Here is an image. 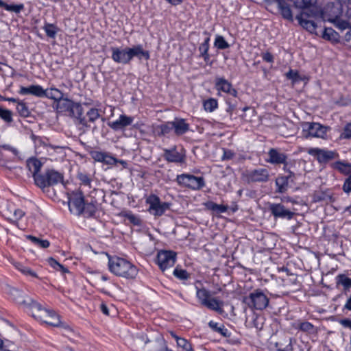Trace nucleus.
<instances>
[{
    "label": "nucleus",
    "mask_w": 351,
    "mask_h": 351,
    "mask_svg": "<svg viewBox=\"0 0 351 351\" xmlns=\"http://www.w3.org/2000/svg\"><path fill=\"white\" fill-rule=\"evenodd\" d=\"M108 267L114 275L126 278H134L138 274V269L134 265L118 256L109 257Z\"/></svg>",
    "instance_id": "f257e3e1"
},
{
    "label": "nucleus",
    "mask_w": 351,
    "mask_h": 351,
    "mask_svg": "<svg viewBox=\"0 0 351 351\" xmlns=\"http://www.w3.org/2000/svg\"><path fill=\"white\" fill-rule=\"evenodd\" d=\"M302 128L306 138L313 137L322 139H327L328 133L331 130L330 127L317 122H303Z\"/></svg>",
    "instance_id": "f03ea898"
},
{
    "label": "nucleus",
    "mask_w": 351,
    "mask_h": 351,
    "mask_svg": "<svg viewBox=\"0 0 351 351\" xmlns=\"http://www.w3.org/2000/svg\"><path fill=\"white\" fill-rule=\"evenodd\" d=\"M53 107L58 114L70 117L71 116H80L81 114V104L68 98L62 97L60 100L54 103Z\"/></svg>",
    "instance_id": "7ed1b4c3"
},
{
    "label": "nucleus",
    "mask_w": 351,
    "mask_h": 351,
    "mask_svg": "<svg viewBox=\"0 0 351 351\" xmlns=\"http://www.w3.org/2000/svg\"><path fill=\"white\" fill-rule=\"evenodd\" d=\"M64 176L62 173L53 170L47 169L41 176L36 179V185L43 191L45 189L63 182Z\"/></svg>",
    "instance_id": "20e7f679"
},
{
    "label": "nucleus",
    "mask_w": 351,
    "mask_h": 351,
    "mask_svg": "<svg viewBox=\"0 0 351 351\" xmlns=\"http://www.w3.org/2000/svg\"><path fill=\"white\" fill-rule=\"evenodd\" d=\"M176 180L179 186L194 191L200 190L205 186L203 177H197L189 173L178 175Z\"/></svg>",
    "instance_id": "39448f33"
},
{
    "label": "nucleus",
    "mask_w": 351,
    "mask_h": 351,
    "mask_svg": "<svg viewBox=\"0 0 351 351\" xmlns=\"http://www.w3.org/2000/svg\"><path fill=\"white\" fill-rule=\"evenodd\" d=\"M243 301L250 308L256 310L265 309L269 304V298L260 289L250 293L248 297L244 298Z\"/></svg>",
    "instance_id": "423d86ee"
},
{
    "label": "nucleus",
    "mask_w": 351,
    "mask_h": 351,
    "mask_svg": "<svg viewBox=\"0 0 351 351\" xmlns=\"http://www.w3.org/2000/svg\"><path fill=\"white\" fill-rule=\"evenodd\" d=\"M146 202L149 205V212L155 217L162 216L171 206L168 202H161L160 198L154 194L150 195L147 198Z\"/></svg>",
    "instance_id": "0eeeda50"
},
{
    "label": "nucleus",
    "mask_w": 351,
    "mask_h": 351,
    "mask_svg": "<svg viewBox=\"0 0 351 351\" xmlns=\"http://www.w3.org/2000/svg\"><path fill=\"white\" fill-rule=\"evenodd\" d=\"M11 293L13 295L14 300L16 301V302L25 305L29 309L32 313V315L36 319H38V315H39V311L36 307H35L36 305L39 306L41 309H46L45 308H43L40 304L31 298H27V300H25L22 295V293L18 289L12 290Z\"/></svg>",
    "instance_id": "6e6552de"
},
{
    "label": "nucleus",
    "mask_w": 351,
    "mask_h": 351,
    "mask_svg": "<svg viewBox=\"0 0 351 351\" xmlns=\"http://www.w3.org/2000/svg\"><path fill=\"white\" fill-rule=\"evenodd\" d=\"M176 261V253L173 251L162 250L158 252L156 263L162 271L173 267Z\"/></svg>",
    "instance_id": "1a4fd4ad"
},
{
    "label": "nucleus",
    "mask_w": 351,
    "mask_h": 351,
    "mask_svg": "<svg viewBox=\"0 0 351 351\" xmlns=\"http://www.w3.org/2000/svg\"><path fill=\"white\" fill-rule=\"evenodd\" d=\"M90 155L91 158L96 162H99L110 165L119 163L124 168L128 167V163L126 161L117 159L107 152L93 150L90 152Z\"/></svg>",
    "instance_id": "9d476101"
},
{
    "label": "nucleus",
    "mask_w": 351,
    "mask_h": 351,
    "mask_svg": "<svg viewBox=\"0 0 351 351\" xmlns=\"http://www.w3.org/2000/svg\"><path fill=\"white\" fill-rule=\"evenodd\" d=\"M318 14L317 8H310L306 11H303L300 14L296 16V19L298 21L299 24L310 33H314L317 28V25L313 21L306 20L303 18V16L307 17L316 16Z\"/></svg>",
    "instance_id": "9b49d317"
},
{
    "label": "nucleus",
    "mask_w": 351,
    "mask_h": 351,
    "mask_svg": "<svg viewBox=\"0 0 351 351\" xmlns=\"http://www.w3.org/2000/svg\"><path fill=\"white\" fill-rule=\"evenodd\" d=\"M163 157L169 162L182 164L186 160V152L182 148L179 151L174 146L170 149H165Z\"/></svg>",
    "instance_id": "f8f14e48"
},
{
    "label": "nucleus",
    "mask_w": 351,
    "mask_h": 351,
    "mask_svg": "<svg viewBox=\"0 0 351 351\" xmlns=\"http://www.w3.org/2000/svg\"><path fill=\"white\" fill-rule=\"evenodd\" d=\"M39 311L38 320L51 326H59L61 324L59 316L53 311L48 309H41L38 305L36 306Z\"/></svg>",
    "instance_id": "ddd939ff"
},
{
    "label": "nucleus",
    "mask_w": 351,
    "mask_h": 351,
    "mask_svg": "<svg viewBox=\"0 0 351 351\" xmlns=\"http://www.w3.org/2000/svg\"><path fill=\"white\" fill-rule=\"evenodd\" d=\"M269 210L274 218L286 219L290 220L293 219L295 213L285 208L281 203H271L269 205Z\"/></svg>",
    "instance_id": "4468645a"
},
{
    "label": "nucleus",
    "mask_w": 351,
    "mask_h": 351,
    "mask_svg": "<svg viewBox=\"0 0 351 351\" xmlns=\"http://www.w3.org/2000/svg\"><path fill=\"white\" fill-rule=\"evenodd\" d=\"M84 195L82 192L73 193L69 197V209L76 215H81L84 210Z\"/></svg>",
    "instance_id": "2eb2a0df"
},
{
    "label": "nucleus",
    "mask_w": 351,
    "mask_h": 351,
    "mask_svg": "<svg viewBox=\"0 0 351 351\" xmlns=\"http://www.w3.org/2000/svg\"><path fill=\"white\" fill-rule=\"evenodd\" d=\"M269 177V171L265 168H258L249 171L246 173V178L249 182H266Z\"/></svg>",
    "instance_id": "dca6fc26"
},
{
    "label": "nucleus",
    "mask_w": 351,
    "mask_h": 351,
    "mask_svg": "<svg viewBox=\"0 0 351 351\" xmlns=\"http://www.w3.org/2000/svg\"><path fill=\"white\" fill-rule=\"evenodd\" d=\"M308 153L316 157L319 163H326L335 158L336 154L332 151L320 148H311Z\"/></svg>",
    "instance_id": "f3484780"
},
{
    "label": "nucleus",
    "mask_w": 351,
    "mask_h": 351,
    "mask_svg": "<svg viewBox=\"0 0 351 351\" xmlns=\"http://www.w3.org/2000/svg\"><path fill=\"white\" fill-rule=\"evenodd\" d=\"M111 58L116 63L128 64L130 62L128 47H111Z\"/></svg>",
    "instance_id": "a211bd4d"
},
{
    "label": "nucleus",
    "mask_w": 351,
    "mask_h": 351,
    "mask_svg": "<svg viewBox=\"0 0 351 351\" xmlns=\"http://www.w3.org/2000/svg\"><path fill=\"white\" fill-rule=\"evenodd\" d=\"M215 86L217 91L228 93L234 97H237V90L232 87V84L223 77H216Z\"/></svg>",
    "instance_id": "6ab92c4d"
},
{
    "label": "nucleus",
    "mask_w": 351,
    "mask_h": 351,
    "mask_svg": "<svg viewBox=\"0 0 351 351\" xmlns=\"http://www.w3.org/2000/svg\"><path fill=\"white\" fill-rule=\"evenodd\" d=\"M134 121V117L122 114L114 121L109 122L108 126L114 131L122 130L130 125Z\"/></svg>",
    "instance_id": "aec40b11"
},
{
    "label": "nucleus",
    "mask_w": 351,
    "mask_h": 351,
    "mask_svg": "<svg viewBox=\"0 0 351 351\" xmlns=\"http://www.w3.org/2000/svg\"><path fill=\"white\" fill-rule=\"evenodd\" d=\"M285 343L287 344L285 345L282 342L276 343L277 351H304L303 345L298 343L295 339L289 338Z\"/></svg>",
    "instance_id": "412c9836"
},
{
    "label": "nucleus",
    "mask_w": 351,
    "mask_h": 351,
    "mask_svg": "<svg viewBox=\"0 0 351 351\" xmlns=\"http://www.w3.org/2000/svg\"><path fill=\"white\" fill-rule=\"evenodd\" d=\"M130 61L134 58H137L139 60L145 59L148 60L150 58L149 52L144 50L141 45H134L132 47H128Z\"/></svg>",
    "instance_id": "4be33fe9"
},
{
    "label": "nucleus",
    "mask_w": 351,
    "mask_h": 351,
    "mask_svg": "<svg viewBox=\"0 0 351 351\" xmlns=\"http://www.w3.org/2000/svg\"><path fill=\"white\" fill-rule=\"evenodd\" d=\"M172 123L173 125V133L176 136L183 135L190 129L189 124L182 118H175L174 120L172 121Z\"/></svg>",
    "instance_id": "5701e85b"
},
{
    "label": "nucleus",
    "mask_w": 351,
    "mask_h": 351,
    "mask_svg": "<svg viewBox=\"0 0 351 351\" xmlns=\"http://www.w3.org/2000/svg\"><path fill=\"white\" fill-rule=\"evenodd\" d=\"M19 93L21 95H32L38 97H44V89L40 85H31L28 87L21 86Z\"/></svg>",
    "instance_id": "b1692460"
},
{
    "label": "nucleus",
    "mask_w": 351,
    "mask_h": 351,
    "mask_svg": "<svg viewBox=\"0 0 351 351\" xmlns=\"http://www.w3.org/2000/svg\"><path fill=\"white\" fill-rule=\"evenodd\" d=\"M269 159L267 162L271 164H284L287 160V156L277 150L276 149H270L268 152Z\"/></svg>",
    "instance_id": "393cba45"
},
{
    "label": "nucleus",
    "mask_w": 351,
    "mask_h": 351,
    "mask_svg": "<svg viewBox=\"0 0 351 351\" xmlns=\"http://www.w3.org/2000/svg\"><path fill=\"white\" fill-rule=\"evenodd\" d=\"M27 167L29 171L32 173L34 183L36 184V179L38 176H41L43 174L39 173L40 171L42 163L40 160L36 158H32L27 160Z\"/></svg>",
    "instance_id": "a878e982"
},
{
    "label": "nucleus",
    "mask_w": 351,
    "mask_h": 351,
    "mask_svg": "<svg viewBox=\"0 0 351 351\" xmlns=\"http://www.w3.org/2000/svg\"><path fill=\"white\" fill-rule=\"evenodd\" d=\"M277 6L282 16L289 21H293V14L289 5L284 0H278Z\"/></svg>",
    "instance_id": "bb28decb"
},
{
    "label": "nucleus",
    "mask_w": 351,
    "mask_h": 351,
    "mask_svg": "<svg viewBox=\"0 0 351 351\" xmlns=\"http://www.w3.org/2000/svg\"><path fill=\"white\" fill-rule=\"evenodd\" d=\"M335 199L333 198L332 194L326 191H315L313 195V202H324L326 203L333 202Z\"/></svg>",
    "instance_id": "cd10ccee"
},
{
    "label": "nucleus",
    "mask_w": 351,
    "mask_h": 351,
    "mask_svg": "<svg viewBox=\"0 0 351 351\" xmlns=\"http://www.w3.org/2000/svg\"><path fill=\"white\" fill-rule=\"evenodd\" d=\"M149 341L147 335L143 332L137 334L133 339L132 346L135 351L143 348L144 346Z\"/></svg>",
    "instance_id": "c85d7f7f"
},
{
    "label": "nucleus",
    "mask_w": 351,
    "mask_h": 351,
    "mask_svg": "<svg viewBox=\"0 0 351 351\" xmlns=\"http://www.w3.org/2000/svg\"><path fill=\"white\" fill-rule=\"evenodd\" d=\"M172 121H168L155 128V131L158 136H167L173 132Z\"/></svg>",
    "instance_id": "c756f323"
},
{
    "label": "nucleus",
    "mask_w": 351,
    "mask_h": 351,
    "mask_svg": "<svg viewBox=\"0 0 351 351\" xmlns=\"http://www.w3.org/2000/svg\"><path fill=\"white\" fill-rule=\"evenodd\" d=\"M44 97L55 101L56 103L63 97L64 94L58 88H51L49 89L44 90Z\"/></svg>",
    "instance_id": "7c9ffc66"
},
{
    "label": "nucleus",
    "mask_w": 351,
    "mask_h": 351,
    "mask_svg": "<svg viewBox=\"0 0 351 351\" xmlns=\"http://www.w3.org/2000/svg\"><path fill=\"white\" fill-rule=\"evenodd\" d=\"M204 305L210 310L215 311L219 313L223 312L222 306L223 302L218 300L217 298L209 299L207 302Z\"/></svg>",
    "instance_id": "2f4dec72"
},
{
    "label": "nucleus",
    "mask_w": 351,
    "mask_h": 351,
    "mask_svg": "<svg viewBox=\"0 0 351 351\" xmlns=\"http://www.w3.org/2000/svg\"><path fill=\"white\" fill-rule=\"evenodd\" d=\"M209 42L210 38L207 36L204 41L199 45V51L200 52V56L203 58L206 62H208L210 60V56L208 54L209 49Z\"/></svg>",
    "instance_id": "473e14b6"
},
{
    "label": "nucleus",
    "mask_w": 351,
    "mask_h": 351,
    "mask_svg": "<svg viewBox=\"0 0 351 351\" xmlns=\"http://www.w3.org/2000/svg\"><path fill=\"white\" fill-rule=\"evenodd\" d=\"M0 8H3L8 12L19 14L24 9V5L23 3L8 4L2 0H0Z\"/></svg>",
    "instance_id": "72a5a7b5"
},
{
    "label": "nucleus",
    "mask_w": 351,
    "mask_h": 351,
    "mask_svg": "<svg viewBox=\"0 0 351 351\" xmlns=\"http://www.w3.org/2000/svg\"><path fill=\"white\" fill-rule=\"evenodd\" d=\"M332 167L343 174L351 173V164L348 162L337 161L332 164Z\"/></svg>",
    "instance_id": "f704fd0d"
},
{
    "label": "nucleus",
    "mask_w": 351,
    "mask_h": 351,
    "mask_svg": "<svg viewBox=\"0 0 351 351\" xmlns=\"http://www.w3.org/2000/svg\"><path fill=\"white\" fill-rule=\"evenodd\" d=\"M337 286L341 285L344 291H348L351 288V278L345 274H339L336 276Z\"/></svg>",
    "instance_id": "c9c22d12"
},
{
    "label": "nucleus",
    "mask_w": 351,
    "mask_h": 351,
    "mask_svg": "<svg viewBox=\"0 0 351 351\" xmlns=\"http://www.w3.org/2000/svg\"><path fill=\"white\" fill-rule=\"evenodd\" d=\"M276 192L283 193L288 189V178L282 176L276 180Z\"/></svg>",
    "instance_id": "e433bc0d"
},
{
    "label": "nucleus",
    "mask_w": 351,
    "mask_h": 351,
    "mask_svg": "<svg viewBox=\"0 0 351 351\" xmlns=\"http://www.w3.org/2000/svg\"><path fill=\"white\" fill-rule=\"evenodd\" d=\"M206 208L217 213H223L227 211L228 206L222 204H217L213 202H208L205 204Z\"/></svg>",
    "instance_id": "4c0bfd02"
},
{
    "label": "nucleus",
    "mask_w": 351,
    "mask_h": 351,
    "mask_svg": "<svg viewBox=\"0 0 351 351\" xmlns=\"http://www.w3.org/2000/svg\"><path fill=\"white\" fill-rule=\"evenodd\" d=\"M322 37L323 38L330 41H337L339 34L333 29L330 27H326L324 30Z\"/></svg>",
    "instance_id": "58836bf2"
},
{
    "label": "nucleus",
    "mask_w": 351,
    "mask_h": 351,
    "mask_svg": "<svg viewBox=\"0 0 351 351\" xmlns=\"http://www.w3.org/2000/svg\"><path fill=\"white\" fill-rule=\"evenodd\" d=\"M197 298L200 301L201 304L204 305L209 300L210 296V292L204 288L198 289L197 288L196 293Z\"/></svg>",
    "instance_id": "ea45409f"
},
{
    "label": "nucleus",
    "mask_w": 351,
    "mask_h": 351,
    "mask_svg": "<svg viewBox=\"0 0 351 351\" xmlns=\"http://www.w3.org/2000/svg\"><path fill=\"white\" fill-rule=\"evenodd\" d=\"M203 106L206 111L213 112L218 107V102L216 99L210 98L204 100L203 102Z\"/></svg>",
    "instance_id": "a19ab883"
},
{
    "label": "nucleus",
    "mask_w": 351,
    "mask_h": 351,
    "mask_svg": "<svg viewBox=\"0 0 351 351\" xmlns=\"http://www.w3.org/2000/svg\"><path fill=\"white\" fill-rule=\"evenodd\" d=\"M208 326L214 331L220 333L222 336H223L225 337L230 336L228 330L227 328H226L223 326H218L217 323L214 322L213 321L209 322Z\"/></svg>",
    "instance_id": "79ce46f5"
},
{
    "label": "nucleus",
    "mask_w": 351,
    "mask_h": 351,
    "mask_svg": "<svg viewBox=\"0 0 351 351\" xmlns=\"http://www.w3.org/2000/svg\"><path fill=\"white\" fill-rule=\"evenodd\" d=\"M26 238L41 248H47L50 245V243L48 240L40 239L32 235H27Z\"/></svg>",
    "instance_id": "37998d69"
},
{
    "label": "nucleus",
    "mask_w": 351,
    "mask_h": 351,
    "mask_svg": "<svg viewBox=\"0 0 351 351\" xmlns=\"http://www.w3.org/2000/svg\"><path fill=\"white\" fill-rule=\"evenodd\" d=\"M295 8L307 10L311 8V6L315 3L316 0H291Z\"/></svg>",
    "instance_id": "c03bdc74"
},
{
    "label": "nucleus",
    "mask_w": 351,
    "mask_h": 351,
    "mask_svg": "<svg viewBox=\"0 0 351 351\" xmlns=\"http://www.w3.org/2000/svg\"><path fill=\"white\" fill-rule=\"evenodd\" d=\"M97 211V206L95 204V202H91L88 204L84 203V210H83V214L86 217H93L95 215V213Z\"/></svg>",
    "instance_id": "a18cd8bd"
},
{
    "label": "nucleus",
    "mask_w": 351,
    "mask_h": 351,
    "mask_svg": "<svg viewBox=\"0 0 351 351\" xmlns=\"http://www.w3.org/2000/svg\"><path fill=\"white\" fill-rule=\"evenodd\" d=\"M25 213L21 209H15L13 215L8 217L7 219L14 225H17L18 221L24 216Z\"/></svg>",
    "instance_id": "49530a36"
},
{
    "label": "nucleus",
    "mask_w": 351,
    "mask_h": 351,
    "mask_svg": "<svg viewBox=\"0 0 351 351\" xmlns=\"http://www.w3.org/2000/svg\"><path fill=\"white\" fill-rule=\"evenodd\" d=\"M16 102L18 104L16 106V110L20 116L23 117H28L30 114V112L26 104L21 101L17 100Z\"/></svg>",
    "instance_id": "de8ad7c7"
},
{
    "label": "nucleus",
    "mask_w": 351,
    "mask_h": 351,
    "mask_svg": "<svg viewBox=\"0 0 351 351\" xmlns=\"http://www.w3.org/2000/svg\"><path fill=\"white\" fill-rule=\"evenodd\" d=\"M0 118L5 123H10L13 121L12 112L8 109H3L0 106Z\"/></svg>",
    "instance_id": "09e8293b"
},
{
    "label": "nucleus",
    "mask_w": 351,
    "mask_h": 351,
    "mask_svg": "<svg viewBox=\"0 0 351 351\" xmlns=\"http://www.w3.org/2000/svg\"><path fill=\"white\" fill-rule=\"evenodd\" d=\"M16 268L20 271L22 274L26 276H30L32 277L37 278L36 274L32 271L30 268L23 265L22 264L18 263L15 265Z\"/></svg>",
    "instance_id": "8fccbe9b"
},
{
    "label": "nucleus",
    "mask_w": 351,
    "mask_h": 351,
    "mask_svg": "<svg viewBox=\"0 0 351 351\" xmlns=\"http://www.w3.org/2000/svg\"><path fill=\"white\" fill-rule=\"evenodd\" d=\"M214 45L217 48L219 49H226L230 47L229 44L226 41L224 38L219 35L216 36Z\"/></svg>",
    "instance_id": "3c124183"
},
{
    "label": "nucleus",
    "mask_w": 351,
    "mask_h": 351,
    "mask_svg": "<svg viewBox=\"0 0 351 351\" xmlns=\"http://www.w3.org/2000/svg\"><path fill=\"white\" fill-rule=\"evenodd\" d=\"M173 275L180 280H187L190 278V274L186 270L178 267L174 269Z\"/></svg>",
    "instance_id": "603ef678"
},
{
    "label": "nucleus",
    "mask_w": 351,
    "mask_h": 351,
    "mask_svg": "<svg viewBox=\"0 0 351 351\" xmlns=\"http://www.w3.org/2000/svg\"><path fill=\"white\" fill-rule=\"evenodd\" d=\"M298 328L305 332L313 333L315 330L314 326L308 322H303L299 324Z\"/></svg>",
    "instance_id": "864d4df0"
},
{
    "label": "nucleus",
    "mask_w": 351,
    "mask_h": 351,
    "mask_svg": "<svg viewBox=\"0 0 351 351\" xmlns=\"http://www.w3.org/2000/svg\"><path fill=\"white\" fill-rule=\"evenodd\" d=\"M45 32L47 36L54 38L56 36V27L53 24L47 23L44 27Z\"/></svg>",
    "instance_id": "5fc2aeb1"
},
{
    "label": "nucleus",
    "mask_w": 351,
    "mask_h": 351,
    "mask_svg": "<svg viewBox=\"0 0 351 351\" xmlns=\"http://www.w3.org/2000/svg\"><path fill=\"white\" fill-rule=\"evenodd\" d=\"M177 346L182 348L185 351H194L192 345L186 339H178Z\"/></svg>",
    "instance_id": "6e6d98bb"
},
{
    "label": "nucleus",
    "mask_w": 351,
    "mask_h": 351,
    "mask_svg": "<svg viewBox=\"0 0 351 351\" xmlns=\"http://www.w3.org/2000/svg\"><path fill=\"white\" fill-rule=\"evenodd\" d=\"M86 115L88 117V121L90 122H94L100 117L98 109L93 108L87 112Z\"/></svg>",
    "instance_id": "4d7b16f0"
},
{
    "label": "nucleus",
    "mask_w": 351,
    "mask_h": 351,
    "mask_svg": "<svg viewBox=\"0 0 351 351\" xmlns=\"http://www.w3.org/2000/svg\"><path fill=\"white\" fill-rule=\"evenodd\" d=\"M77 178L80 180L82 184L90 188L91 179L87 174L84 173H79Z\"/></svg>",
    "instance_id": "13d9d810"
},
{
    "label": "nucleus",
    "mask_w": 351,
    "mask_h": 351,
    "mask_svg": "<svg viewBox=\"0 0 351 351\" xmlns=\"http://www.w3.org/2000/svg\"><path fill=\"white\" fill-rule=\"evenodd\" d=\"M340 136L343 139L351 138V123H348L345 125L343 132L341 134Z\"/></svg>",
    "instance_id": "bf43d9fd"
},
{
    "label": "nucleus",
    "mask_w": 351,
    "mask_h": 351,
    "mask_svg": "<svg viewBox=\"0 0 351 351\" xmlns=\"http://www.w3.org/2000/svg\"><path fill=\"white\" fill-rule=\"evenodd\" d=\"M286 76L288 79L292 80L294 82H296L300 80L298 72L292 69L289 70L286 73Z\"/></svg>",
    "instance_id": "052dcab7"
},
{
    "label": "nucleus",
    "mask_w": 351,
    "mask_h": 351,
    "mask_svg": "<svg viewBox=\"0 0 351 351\" xmlns=\"http://www.w3.org/2000/svg\"><path fill=\"white\" fill-rule=\"evenodd\" d=\"M83 114H84L83 108H82V106H81V114H80V116H71V117L77 119L78 121V123L80 125H82L84 127H87L88 126L87 125V122H86V120L85 117H83Z\"/></svg>",
    "instance_id": "680f3d73"
},
{
    "label": "nucleus",
    "mask_w": 351,
    "mask_h": 351,
    "mask_svg": "<svg viewBox=\"0 0 351 351\" xmlns=\"http://www.w3.org/2000/svg\"><path fill=\"white\" fill-rule=\"evenodd\" d=\"M343 190L346 193H351V173L350 176L345 180Z\"/></svg>",
    "instance_id": "e2e57ef3"
},
{
    "label": "nucleus",
    "mask_w": 351,
    "mask_h": 351,
    "mask_svg": "<svg viewBox=\"0 0 351 351\" xmlns=\"http://www.w3.org/2000/svg\"><path fill=\"white\" fill-rule=\"evenodd\" d=\"M261 57L263 60V61L269 62V63H273L274 62V56L269 51L264 52L261 54Z\"/></svg>",
    "instance_id": "0e129e2a"
},
{
    "label": "nucleus",
    "mask_w": 351,
    "mask_h": 351,
    "mask_svg": "<svg viewBox=\"0 0 351 351\" xmlns=\"http://www.w3.org/2000/svg\"><path fill=\"white\" fill-rule=\"evenodd\" d=\"M223 154L221 157L223 160H231L234 156V153L230 149H223Z\"/></svg>",
    "instance_id": "69168bd1"
},
{
    "label": "nucleus",
    "mask_w": 351,
    "mask_h": 351,
    "mask_svg": "<svg viewBox=\"0 0 351 351\" xmlns=\"http://www.w3.org/2000/svg\"><path fill=\"white\" fill-rule=\"evenodd\" d=\"M127 219L129 220L130 223L135 226H140L141 223V219L132 214H129L127 215Z\"/></svg>",
    "instance_id": "338daca9"
},
{
    "label": "nucleus",
    "mask_w": 351,
    "mask_h": 351,
    "mask_svg": "<svg viewBox=\"0 0 351 351\" xmlns=\"http://www.w3.org/2000/svg\"><path fill=\"white\" fill-rule=\"evenodd\" d=\"M47 261L51 267H53V269H55L57 271H58V269H59V267H61V264L59 263L57 261H56L54 258H53L51 257L49 258L47 260Z\"/></svg>",
    "instance_id": "774afa93"
}]
</instances>
